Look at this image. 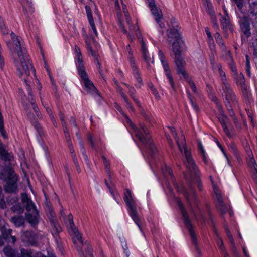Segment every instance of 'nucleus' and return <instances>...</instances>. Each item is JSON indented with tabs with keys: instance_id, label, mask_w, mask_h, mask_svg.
<instances>
[{
	"instance_id": "9d476101",
	"label": "nucleus",
	"mask_w": 257,
	"mask_h": 257,
	"mask_svg": "<svg viewBox=\"0 0 257 257\" xmlns=\"http://www.w3.org/2000/svg\"><path fill=\"white\" fill-rule=\"evenodd\" d=\"M182 215L185 226L189 231V235L191 239V241L192 243L195 246H196L197 243V239L195 233L194 231L192 225L190 221V219L186 212V210H182Z\"/></svg>"
},
{
	"instance_id": "f03ea898",
	"label": "nucleus",
	"mask_w": 257,
	"mask_h": 257,
	"mask_svg": "<svg viewBox=\"0 0 257 257\" xmlns=\"http://www.w3.org/2000/svg\"><path fill=\"white\" fill-rule=\"evenodd\" d=\"M184 164L185 165L188 172L190 173V178L191 182L189 185V191H188L184 186L179 187L177 184H175L178 192L183 194L187 203L192 207V204L196 202V192L193 188V184H197V187L200 190H202L201 183L198 175V169L196 164L194 166H187L188 161L186 159H183Z\"/></svg>"
},
{
	"instance_id": "09e8293b",
	"label": "nucleus",
	"mask_w": 257,
	"mask_h": 257,
	"mask_svg": "<svg viewBox=\"0 0 257 257\" xmlns=\"http://www.w3.org/2000/svg\"><path fill=\"white\" fill-rule=\"evenodd\" d=\"M88 140L89 141L90 143L91 144L92 147L93 148H96V145L97 143L98 140L94 138L91 134L88 135Z\"/></svg>"
},
{
	"instance_id": "f3484780",
	"label": "nucleus",
	"mask_w": 257,
	"mask_h": 257,
	"mask_svg": "<svg viewBox=\"0 0 257 257\" xmlns=\"http://www.w3.org/2000/svg\"><path fill=\"white\" fill-rule=\"evenodd\" d=\"M26 214V219L33 226L36 225L39 222V213L37 210H28Z\"/></svg>"
},
{
	"instance_id": "7c9ffc66",
	"label": "nucleus",
	"mask_w": 257,
	"mask_h": 257,
	"mask_svg": "<svg viewBox=\"0 0 257 257\" xmlns=\"http://www.w3.org/2000/svg\"><path fill=\"white\" fill-rule=\"evenodd\" d=\"M40 253L32 252L30 250L21 249L20 254L18 257H39Z\"/></svg>"
},
{
	"instance_id": "ddd939ff",
	"label": "nucleus",
	"mask_w": 257,
	"mask_h": 257,
	"mask_svg": "<svg viewBox=\"0 0 257 257\" xmlns=\"http://www.w3.org/2000/svg\"><path fill=\"white\" fill-rule=\"evenodd\" d=\"M218 112L219 114H218L217 116L218 119L220 123H221L223 127V131L225 133L226 135L229 138H231V134L226 125V124L228 122V118L226 115H225L224 112L222 110V107L218 106Z\"/></svg>"
},
{
	"instance_id": "338daca9",
	"label": "nucleus",
	"mask_w": 257,
	"mask_h": 257,
	"mask_svg": "<svg viewBox=\"0 0 257 257\" xmlns=\"http://www.w3.org/2000/svg\"><path fill=\"white\" fill-rule=\"evenodd\" d=\"M46 110L47 113L49 114L51 120L53 121L54 124L56 123L55 119L52 114V110L48 107H46Z\"/></svg>"
},
{
	"instance_id": "a211bd4d",
	"label": "nucleus",
	"mask_w": 257,
	"mask_h": 257,
	"mask_svg": "<svg viewBox=\"0 0 257 257\" xmlns=\"http://www.w3.org/2000/svg\"><path fill=\"white\" fill-rule=\"evenodd\" d=\"M21 200L22 205L25 209H36L35 203L28 197V194L25 193H21Z\"/></svg>"
},
{
	"instance_id": "de8ad7c7",
	"label": "nucleus",
	"mask_w": 257,
	"mask_h": 257,
	"mask_svg": "<svg viewBox=\"0 0 257 257\" xmlns=\"http://www.w3.org/2000/svg\"><path fill=\"white\" fill-rule=\"evenodd\" d=\"M171 27L169 28H172L174 30H179L180 31V27L179 26L178 23L175 19L172 18L170 21Z\"/></svg>"
},
{
	"instance_id": "20e7f679",
	"label": "nucleus",
	"mask_w": 257,
	"mask_h": 257,
	"mask_svg": "<svg viewBox=\"0 0 257 257\" xmlns=\"http://www.w3.org/2000/svg\"><path fill=\"white\" fill-rule=\"evenodd\" d=\"M66 210H61V215L65 220L68 231L73 238L74 243L75 244L79 243L82 245L83 244L82 237L78 228L74 223L73 216L71 213L65 212Z\"/></svg>"
},
{
	"instance_id": "0eeeda50",
	"label": "nucleus",
	"mask_w": 257,
	"mask_h": 257,
	"mask_svg": "<svg viewBox=\"0 0 257 257\" xmlns=\"http://www.w3.org/2000/svg\"><path fill=\"white\" fill-rule=\"evenodd\" d=\"M222 95L226 107L230 106V105H237L238 101L230 85L225 84V85H222Z\"/></svg>"
},
{
	"instance_id": "dca6fc26",
	"label": "nucleus",
	"mask_w": 257,
	"mask_h": 257,
	"mask_svg": "<svg viewBox=\"0 0 257 257\" xmlns=\"http://www.w3.org/2000/svg\"><path fill=\"white\" fill-rule=\"evenodd\" d=\"M174 62L176 65V69L178 74H182L183 77H186L187 73L184 69L185 62L181 55L175 56Z\"/></svg>"
},
{
	"instance_id": "f704fd0d",
	"label": "nucleus",
	"mask_w": 257,
	"mask_h": 257,
	"mask_svg": "<svg viewBox=\"0 0 257 257\" xmlns=\"http://www.w3.org/2000/svg\"><path fill=\"white\" fill-rule=\"evenodd\" d=\"M237 85L240 87L246 85L245 83V78L242 73L238 74L236 73V75L234 76Z\"/></svg>"
},
{
	"instance_id": "393cba45",
	"label": "nucleus",
	"mask_w": 257,
	"mask_h": 257,
	"mask_svg": "<svg viewBox=\"0 0 257 257\" xmlns=\"http://www.w3.org/2000/svg\"><path fill=\"white\" fill-rule=\"evenodd\" d=\"M76 59L77 62L76 64L78 74L86 71L85 67L84 65V62L82 54L76 55Z\"/></svg>"
},
{
	"instance_id": "1a4fd4ad",
	"label": "nucleus",
	"mask_w": 257,
	"mask_h": 257,
	"mask_svg": "<svg viewBox=\"0 0 257 257\" xmlns=\"http://www.w3.org/2000/svg\"><path fill=\"white\" fill-rule=\"evenodd\" d=\"M78 74L80 76L83 85L87 91L93 95H96L98 96H100L99 91L95 87L93 82L89 79L88 75L86 71L79 73Z\"/></svg>"
},
{
	"instance_id": "69168bd1",
	"label": "nucleus",
	"mask_w": 257,
	"mask_h": 257,
	"mask_svg": "<svg viewBox=\"0 0 257 257\" xmlns=\"http://www.w3.org/2000/svg\"><path fill=\"white\" fill-rule=\"evenodd\" d=\"M121 244H122V247H123V249L124 250V253H125V255L126 256V257H128L129 256V253H128V251H127V244H126V241L124 240V241H121Z\"/></svg>"
},
{
	"instance_id": "c756f323",
	"label": "nucleus",
	"mask_w": 257,
	"mask_h": 257,
	"mask_svg": "<svg viewBox=\"0 0 257 257\" xmlns=\"http://www.w3.org/2000/svg\"><path fill=\"white\" fill-rule=\"evenodd\" d=\"M24 82L26 83L27 86V90L28 91V95L29 96L31 97V101L30 102L31 105L32 106L33 110L35 112H37L39 110V108L38 106L35 104V101L34 99L33 98V96L32 95L31 89L29 86V85L27 84V80L24 78Z\"/></svg>"
},
{
	"instance_id": "e2e57ef3",
	"label": "nucleus",
	"mask_w": 257,
	"mask_h": 257,
	"mask_svg": "<svg viewBox=\"0 0 257 257\" xmlns=\"http://www.w3.org/2000/svg\"><path fill=\"white\" fill-rule=\"evenodd\" d=\"M89 23L91 26V27L93 30V31L94 32L95 35L97 36L98 35V33H97V30H96V28L95 27V24H94V20H91L90 21H89Z\"/></svg>"
},
{
	"instance_id": "aec40b11",
	"label": "nucleus",
	"mask_w": 257,
	"mask_h": 257,
	"mask_svg": "<svg viewBox=\"0 0 257 257\" xmlns=\"http://www.w3.org/2000/svg\"><path fill=\"white\" fill-rule=\"evenodd\" d=\"M167 41L171 43L173 41L181 39V33L179 30H174L172 28H169L166 32Z\"/></svg>"
},
{
	"instance_id": "bf43d9fd",
	"label": "nucleus",
	"mask_w": 257,
	"mask_h": 257,
	"mask_svg": "<svg viewBox=\"0 0 257 257\" xmlns=\"http://www.w3.org/2000/svg\"><path fill=\"white\" fill-rule=\"evenodd\" d=\"M158 56H159V59L162 64L167 62V61L166 60L165 56L162 51H161V50L159 51Z\"/></svg>"
},
{
	"instance_id": "c03bdc74",
	"label": "nucleus",
	"mask_w": 257,
	"mask_h": 257,
	"mask_svg": "<svg viewBox=\"0 0 257 257\" xmlns=\"http://www.w3.org/2000/svg\"><path fill=\"white\" fill-rule=\"evenodd\" d=\"M185 79L186 80L190 87L192 89L193 92L195 94H197V91L194 82L192 80V79L189 77L188 74L186 75V77H184Z\"/></svg>"
},
{
	"instance_id": "a18cd8bd",
	"label": "nucleus",
	"mask_w": 257,
	"mask_h": 257,
	"mask_svg": "<svg viewBox=\"0 0 257 257\" xmlns=\"http://www.w3.org/2000/svg\"><path fill=\"white\" fill-rule=\"evenodd\" d=\"M0 31L4 35L8 34L9 33L8 30L4 23V21L1 17H0Z\"/></svg>"
},
{
	"instance_id": "4be33fe9",
	"label": "nucleus",
	"mask_w": 257,
	"mask_h": 257,
	"mask_svg": "<svg viewBox=\"0 0 257 257\" xmlns=\"http://www.w3.org/2000/svg\"><path fill=\"white\" fill-rule=\"evenodd\" d=\"M123 199L130 209H135L137 207L136 203L133 199L131 191L128 189L125 190Z\"/></svg>"
},
{
	"instance_id": "4c0bfd02",
	"label": "nucleus",
	"mask_w": 257,
	"mask_h": 257,
	"mask_svg": "<svg viewBox=\"0 0 257 257\" xmlns=\"http://www.w3.org/2000/svg\"><path fill=\"white\" fill-rule=\"evenodd\" d=\"M11 221L17 227L21 226L24 222V218L20 216H16L12 217Z\"/></svg>"
},
{
	"instance_id": "e433bc0d",
	"label": "nucleus",
	"mask_w": 257,
	"mask_h": 257,
	"mask_svg": "<svg viewBox=\"0 0 257 257\" xmlns=\"http://www.w3.org/2000/svg\"><path fill=\"white\" fill-rule=\"evenodd\" d=\"M217 67L218 69L219 73L222 82V85H225V84H229V83L227 82L225 72L222 69L221 65L220 64H218Z\"/></svg>"
},
{
	"instance_id": "13d9d810",
	"label": "nucleus",
	"mask_w": 257,
	"mask_h": 257,
	"mask_svg": "<svg viewBox=\"0 0 257 257\" xmlns=\"http://www.w3.org/2000/svg\"><path fill=\"white\" fill-rule=\"evenodd\" d=\"M236 4L238 9L240 11H242V8L243 7L244 0H233Z\"/></svg>"
},
{
	"instance_id": "c85d7f7f",
	"label": "nucleus",
	"mask_w": 257,
	"mask_h": 257,
	"mask_svg": "<svg viewBox=\"0 0 257 257\" xmlns=\"http://www.w3.org/2000/svg\"><path fill=\"white\" fill-rule=\"evenodd\" d=\"M150 8L152 15L155 17L156 21L159 23L160 20L163 18L162 12L158 10L156 5Z\"/></svg>"
},
{
	"instance_id": "864d4df0",
	"label": "nucleus",
	"mask_w": 257,
	"mask_h": 257,
	"mask_svg": "<svg viewBox=\"0 0 257 257\" xmlns=\"http://www.w3.org/2000/svg\"><path fill=\"white\" fill-rule=\"evenodd\" d=\"M246 63H245V70L247 73V74L248 76H250L251 72H250V62L249 60V56L248 55H246Z\"/></svg>"
},
{
	"instance_id": "3c124183",
	"label": "nucleus",
	"mask_w": 257,
	"mask_h": 257,
	"mask_svg": "<svg viewBox=\"0 0 257 257\" xmlns=\"http://www.w3.org/2000/svg\"><path fill=\"white\" fill-rule=\"evenodd\" d=\"M241 89V92L242 93L243 96L245 98H248L249 95V91L248 90V89L246 85H243L242 86L240 87Z\"/></svg>"
},
{
	"instance_id": "49530a36",
	"label": "nucleus",
	"mask_w": 257,
	"mask_h": 257,
	"mask_svg": "<svg viewBox=\"0 0 257 257\" xmlns=\"http://www.w3.org/2000/svg\"><path fill=\"white\" fill-rule=\"evenodd\" d=\"M215 37L216 42L219 44V45L220 47H223V49H225V46L224 44V43L222 41V38L220 36V35L218 33H216L215 34Z\"/></svg>"
},
{
	"instance_id": "2f4dec72",
	"label": "nucleus",
	"mask_w": 257,
	"mask_h": 257,
	"mask_svg": "<svg viewBox=\"0 0 257 257\" xmlns=\"http://www.w3.org/2000/svg\"><path fill=\"white\" fill-rule=\"evenodd\" d=\"M6 257H16L17 251L9 246L4 247L3 250Z\"/></svg>"
},
{
	"instance_id": "39448f33",
	"label": "nucleus",
	"mask_w": 257,
	"mask_h": 257,
	"mask_svg": "<svg viewBox=\"0 0 257 257\" xmlns=\"http://www.w3.org/2000/svg\"><path fill=\"white\" fill-rule=\"evenodd\" d=\"M132 126L135 132L136 136L139 141L147 148H149L152 154H154L156 149L146 126L143 124L139 125V128L135 127L134 125H132Z\"/></svg>"
},
{
	"instance_id": "bb28decb",
	"label": "nucleus",
	"mask_w": 257,
	"mask_h": 257,
	"mask_svg": "<svg viewBox=\"0 0 257 257\" xmlns=\"http://www.w3.org/2000/svg\"><path fill=\"white\" fill-rule=\"evenodd\" d=\"M215 199L217 205L219 207H222L227 209L228 207L224 202L220 193L218 191H215Z\"/></svg>"
},
{
	"instance_id": "7ed1b4c3",
	"label": "nucleus",
	"mask_w": 257,
	"mask_h": 257,
	"mask_svg": "<svg viewBox=\"0 0 257 257\" xmlns=\"http://www.w3.org/2000/svg\"><path fill=\"white\" fill-rule=\"evenodd\" d=\"M0 179L6 181L5 190L7 193H16L18 191L17 185V176L14 169L10 166H6L0 170Z\"/></svg>"
},
{
	"instance_id": "423d86ee",
	"label": "nucleus",
	"mask_w": 257,
	"mask_h": 257,
	"mask_svg": "<svg viewBox=\"0 0 257 257\" xmlns=\"http://www.w3.org/2000/svg\"><path fill=\"white\" fill-rule=\"evenodd\" d=\"M170 130L172 133L173 136L175 138L178 147L183 156V159H186V160L188 161V164L187 165V166L188 167H190V165L191 166H194L195 162L193 159L190 149H189L186 145L184 136L182 135L181 140V141H179L177 136V134L175 131L174 128L171 127Z\"/></svg>"
},
{
	"instance_id": "6e6552de",
	"label": "nucleus",
	"mask_w": 257,
	"mask_h": 257,
	"mask_svg": "<svg viewBox=\"0 0 257 257\" xmlns=\"http://www.w3.org/2000/svg\"><path fill=\"white\" fill-rule=\"evenodd\" d=\"M48 217L51 225V233L53 237L57 239L59 234L62 231V228L60 225L54 210H49L47 212Z\"/></svg>"
},
{
	"instance_id": "473e14b6",
	"label": "nucleus",
	"mask_w": 257,
	"mask_h": 257,
	"mask_svg": "<svg viewBox=\"0 0 257 257\" xmlns=\"http://www.w3.org/2000/svg\"><path fill=\"white\" fill-rule=\"evenodd\" d=\"M216 242L218 247L221 251V254L224 257H229L228 253L225 249V247L223 245V241L218 236H217Z\"/></svg>"
},
{
	"instance_id": "8fccbe9b",
	"label": "nucleus",
	"mask_w": 257,
	"mask_h": 257,
	"mask_svg": "<svg viewBox=\"0 0 257 257\" xmlns=\"http://www.w3.org/2000/svg\"><path fill=\"white\" fill-rule=\"evenodd\" d=\"M102 158L103 161V163L105 166V169L106 170V171L107 173V174H108L109 176H110V170H109L110 164H109V162L107 160L106 158L104 156H102Z\"/></svg>"
},
{
	"instance_id": "b1692460",
	"label": "nucleus",
	"mask_w": 257,
	"mask_h": 257,
	"mask_svg": "<svg viewBox=\"0 0 257 257\" xmlns=\"http://www.w3.org/2000/svg\"><path fill=\"white\" fill-rule=\"evenodd\" d=\"M183 43L181 39L173 41L171 44H172V50L174 53L175 56L177 55H180L181 54V47Z\"/></svg>"
},
{
	"instance_id": "f8f14e48",
	"label": "nucleus",
	"mask_w": 257,
	"mask_h": 257,
	"mask_svg": "<svg viewBox=\"0 0 257 257\" xmlns=\"http://www.w3.org/2000/svg\"><path fill=\"white\" fill-rule=\"evenodd\" d=\"M119 25L122 32L124 34H127L128 38L130 40L133 41L134 37L132 36V35L133 34L134 32H135V34L136 36L138 37L139 41L141 43V39H142V38L141 37L140 32L139 31V27H138V26H137L136 25H128L130 31L131 32V34L127 33V30L125 28L124 25L121 22H119Z\"/></svg>"
},
{
	"instance_id": "c9c22d12",
	"label": "nucleus",
	"mask_w": 257,
	"mask_h": 257,
	"mask_svg": "<svg viewBox=\"0 0 257 257\" xmlns=\"http://www.w3.org/2000/svg\"><path fill=\"white\" fill-rule=\"evenodd\" d=\"M219 15L222 16L220 13ZM221 25L224 29L230 28V21L229 16H221L220 19Z\"/></svg>"
},
{
	"instance_id": "680f3d73",
	"label": "nucleus",
	"mask_w": 257,
	"mask_h": 257,
	"mask_svg": "<svg viewBox=\"0 0 257 257\" xmlns=\"http://www.w3.org/2000/svg\"><path fill=\"white\" fill-rule=\"evenodd\" d=\"M211 19L212 20L213 26L216 27L217 29H218V25L217 22V18L215 16V14H213L212 15L210 16Z\"/></svg>"
},
{
	"instance_id": "6ab92c4d",
	"label": "nucleus",
	"mask_w": 257,
	"mask_h": 257,
	"mask_svg": "<svg viewBox=\"0 0 257 257\" xmlns=\"http://www.w3.org/2000/svg\"><path fill=\"white\" fill-rule=\"evenodd\" d=\"M130 62L133 70L134 76L139 83L138 85H136V86L138 88H140L141 86L143 85V81L141 78L140 73L137 69V67L135 63L134 59L132 57L130 58Z\"/></svg>"
},
{
	"instance_id": "0e129e2a",
	"label": "nucleus",
	"mask_w": 257,
	"mask_h": 257,
	"mask_svg": "<svg viewBox=\"0 0 257 257\" xmlns=\"http://www.w3.org/2000/svg\"><path fill=\"white\" fill-rule=\"evenodd\" d=\"M187 94H188V97L190 100V101L191 103V105L192 106H193V107L194 108V109L196 110V111H197L198 108V107L194 103V102H193V99H192V96H191V95L190 94V93L189 92H187Z\"/></svg>"
},
{
	"instance_id": "5fc2aeb1",
	"label": "nucleus",
	"mask_w": 257,
	"mask_h": 257,
	"mask_svg": "<svg viewBox=\"0 0 257 257\" xmlns=\"http://www.w3.org/2000/svg\"><path fill=\"white\" fill-rule=\"evenodd\" d=\"M148 86L150 88V89H151V90L152 91V93L154 94V95H155V96L157 98V99H160V95H159V93L157 91V90H156V89L155 88L154 86L153 85V84L152 83H149L148 84Z\"/></svg>"
},
{
	"instance_id": "37998d69",
	"label": "nucleus",
	"mask_w": 257,
	"mask_h": 257,
	"mask_svg": "<svg viewBox=\"0 0 257 257\" xmlns=\"http://www.w3.org/2000/svg\"><path fill=\"white\" fill-rule=\"evenodd\" d=\"M248 165L250 168V171H255L257 169V164L253 158H251L247 161Z\"/></svg>"
},
{
	"instance_id": "72a5a7b5",
	"label": "nucleus",
	"mask_w": 257,
	"mask_h": 257,
	"mask_svg": "<svg viewBox=\"0 0 257 257\" xmlns=\"http://www.w3.org/2000/svg\"><path fill=\"white\" fill-rule=\"evenodd\" d=\"M128 93L130 95V97L132 98V99L134 101L137 106L139 107H141V104L139 100L136 98L135 94L136 93V91L134 87L131 86H128Z\"/></svg>"
},
{
	"instance_id": "79ce46f5",
	"label": "nucleus",
	"mask_w": 257,
	"mask_h": 257,
	"mask_svg": "<svg viewBox=\"0 0 257 257\" xmlns=\"http://www.w3.org/2000/svg\"><path fill=\"white\" fill-rule=\"evenodd\" d=\"M198 143V150L200 152V153L201 154L203 160L205 162V164H207V158L206 156V153L205 151L203 148V145L200 141H197Z\"/></svg>"
},
{
	"instance_id": "f257e3e1",
	"label": "nucleus",
	"mask_w": 257,
	"mask_h": 257,
	"mask_svg": "<svg viewBox=\"0 0 257 257\" xmlns=\"http://www.w3.org/2000/svg\"><path fill=\"white\" fill-rule=\"evenodd\" d=\"M11 37L13 41L7 45L14 58L19 76H28L30 71L35 76L36 70L32 65L29 56L23 46V42L13 32L11 33Z\"/></svg>"
},
{
	"instance_id": "4468645a",
	"label": "nucleus",
	"mask_w": 257,
	"mask_h": 257,
	"mask_svg": "<svg viewBox=\"0 0 257 257\" xmlns=\"http://www.w3.org/2000/svg\"><path fill=\"white\" fill-rule=\"evenodd\" d=\"M21 240L27 245H34L37 242V237L34 233L27 231L23 233Z\"/></svg>"
},
{
	"instance_id": "603ef678",
	"label": "nucleus",
	"mask_w": 257,
	"mask_h": 257,
	"mask_svg": "<svg viewBox=\"0 0 257 257\" xmlns=\"http://www.w3.org/2000/svg\"><path fill=\"white\" fill-rule=\"evenodd\" d=\"M32 124L34 126V127L36 128V130L37 131V132H38V133L40 135H41L43 134V132L41 125L38 121H34V122L32 123Z\"/></svg>"
},
{
	"instance_id": "58836bf2",
	"label": "nucleus",
	"mask_w": 257,
	"mask_h": 257,
	"mask_svg": "<svg viewBox=\"0 0 257 257\" xmlns=\"http://www.w3.org/2000/svg\"><path fill=\"white\" fill-rule=\"evenodd\" d=\"M250 6L249 11L253 16L257 15V0H252L251 2L249 1Z\"/></svg>"
},
{
	"instance_id": "412c9836",
	"label": "nucleus",
	"mask_w": 257,
	"mask_h": 257,
	"mask_svg": "<svg viewBox=\"0 0 257 257\" xmlns=\"http://www.w3.org/2000/svg\"><path fill=\"white\" fill-rule=\"evenodd\" d=\"M240 28L243 32L244 35L247 37L250 35V23L248 18L246 17H243L240 18Z\"/></svg>"
},
{
	"instance_id": "cd10ccee",
	"label": "nucleus",
	"mask_w": 257,
	"mask_h": 257,
	"mask_svg": "<svg viewBox=\"0 0 257 257\" xmlns=\"http://www.w3.org/2000/svg\"><path fill=\"white\" fill-rule=\"evenodd\" d=\"M128 214L134 220L136 224L138 226L139 230L142 231L140 225V220L136 210H129Z\"/></svg>"
},
{
	"instance_id": "774afa93",
	"label": "nucleus",
	"mask_w": 257,
	"mask_h": 257,
	"mask_svg": "<svg viewBox=\"0 0 257 257\" xmlns=\"http://www.w3.org/2000/svg\"><path fill=\"white\" fill-rule=\"evenodd\" d=\"M236 105H230V106L226 107L229 112V115L232 117H234V112L233 111V107Z\"/></svg>"
},
{
	"instance_id": "4d7b16f0",
	"label": "nucleus",
	"mask_w": 257,
	"mask_h": 257,
	"mask_svg": "<svg viewBox=\"0 0 257 257\" xmlns=\"http://www.w3.org/2000/svg\"><path fill=\"white\" fill-rule=\"evenodd\" d=\"M80 144L81 149L82 150V154H83V155L84 156V159H85V160L87 162H88V157L87 155L86 154V151H85V147H84V144L82 142L81 140L80 141Z\"/></svg>"
},
{
	"instance_id": "a878e982",
	"label": "nucleus",
	"mask_w": 257,
	"mask_h": 257,
	"mask_svg": "<svg viewBox=\"0 0 257 257\" xmlns=\"http://www.w3.org/2000/svg\"><path fill=\"white\" fill-rule=\"evenodd\" d=\"M0 157L5 161H10L13 158L12 153H8L3 147L2 144L0 142Z\"/></svg>"
},
{
	"instance_id": "052dcab7",
	"label": "nucleus",
	"mask_w": 257,
	"mask_h": 257,
	"mask_svg": "<svg viewBox=\"0 0 257 257\" xmlns=\"http://www.w3.org/2000/svg\"><path fill=\"white\" fill-rule=\"evenodd\" d=\"M172 196L173 197L174 201L178 207H179L180 209H184L183 204L182 203L181 199L178 197H175L173 195H172Z\"/></svg>"
},
{
	"instance_id": "ea45409f",
	"label": "nucleus",
	"mask_w": 257,
	"mask_h": 257,
	"mask_svg": "<svg viewBox=\"0 0 257 257\" xmlns=\"http://www.w3.org/2000/svg\"><path fill=\"white\" fill-rule=\"evenodd\" d=\"M85 42H86V45H87V48L88 49V50L90 51V53L91 54V55L95 58V59H97V57H98V54L97 53L94 51L93 49H92V48L91 47V44H90V42L89 41V38H88V36H86L85 37Z\"/></svg>"
},
{
	"instance_id": "2eb2a0df",
	"label": "nucleus",
	"mask_w": 257,
	"mask_h": 257,
	"mask_svg": "<svg viewBox=\"0 0 257 257\" xmlns=\"http://www.w3.org/2000/svg\"><path fill=\"white\" fill-rule=\"evenodd\" d=\"M141 51L143 57L145 62L148 64V68H150V63H153L154 58L152 54H150L147 50L145 42L143 39H141Z\"/></svg>"
},
{
	"instance_id": "6e6d98bb",
	"label": "nucleus",
	"mask_w": 257,
	"mask_h": 257,
	"mask_svg": "<svg viewBox=\"0 0 257 257\" xmlns=\"http://www.w3.org/2000/svg\"><path fill=\"white\" fill-rule=\"evenodd\" d=\"M85 9H86L87 16L88 20L90 21L91 20H93L92 12H91V10L90 6L86 5L85 6Z\"/></svg>"
},
{
	"instance_id": "a19ab883",
	"label": "nucleus",
	"mask_w": 257,
	"mask_h": 257,
	"mask_svg": "<svg viewBox=\"0 0 257 257\" xmlns=\"http://www.w3.org/2000/svg\"><path fill=\"white\" fill-rule=\"evenodd\" d=\"M203 5L206 8L207 12L209 15V16L215 14L214 7L210 1H206L205 3H204Z\"/></svg>"
},
{
	"instance_id": "5701e85b",
	"label": "nucleus",
	"mask_w": 257,
	"mask_h": 257,
	"mask_svg": "<svg viewBox=\"0 0 257 257\" xmlns=\"http://www.w3.org/2000/svg\"><path fill=\"white\" fill-rule=\"evenodd\" d=\"M164 71L165 73L166 76L169 80V83L173 89H175V84L173 80V77L171 75V71L170 69L168 62L163 64H162Z\"/></svg>"
},
{
	"instance_id": "9b49d317",
	"label": "nucleus",
	"mask_w": 257,
	"mask_h": 257,
	"mask_svg": "<svg viewBox=\"0 0 257 257\" xmlns=\"http://www.w3.org/2000/svg\"><path fill=\"white\" fill-rule=\"evenodd\" d=\"M2 235L0 236V246L4 245L5 242H11L15 244L16 238L15 236L11 235L12 230L6 228H2L1 230Z\"/></svg>"
}]
</instances>
